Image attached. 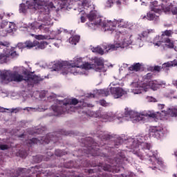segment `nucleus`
Listing matches in <instances>:
<instances>
[{
  "instance_id": "f257e3e1",
  "label": "nucleus",
  "mask_w": 177,
  "mask_h": 177,
  "mask_svg": "<svg viewBox=\"0 0 177 177\" xmlns=\"http://www.w3.org/2000/svg\"><path fill=\"white\" fill-rule=\"evenodd\" d=\"M27 9H35L37 10L41 16H45L43 17L44 20H46L49 17V14L51 10L56 9L53 2L48 0H28L25 3L20 4L19 12L20 13H26Z\"/></svg>"
},
{
  "instance_id": "f03ea898",
  "label": "nucleus",
  "mask_w": 177,
  "mask_h": 177,
  "mask_svg": "<svg viewBox=\"0 0 177 177\" xmlns=\"http://www.w3.org/2000/svg\"><path fill=\"white\" fill-rule=\"evenodd\" d=\"M68 135H73V132L62 129L59 131L48 133L45 137L33 138L28 140H26V145L28 147H32L35 145H44V143L48 145L50 142L57 143L62 139V136H68Z\"/></svg>"
},
{
  "instance_id": "7ed1b4c3",
  "label": "nucleus",
  "mask_w": 177,
  "mask_h": 177,
  "mask_svg": "<svg viewBox=\"0 0 177 177\" xmlns=\"http://www.w3.org/2000/svg\"><path fill=\"white\" fill-rule=\"evenodd\" d=\"M136 147L133 151V154L139 157L140 160H149L151 162V158H156V153L151 151V145L147 142H142L139 140L133 142Z\"/></svg>"
},
{
  "instance_id": "20e7f679",
  "label": "nucleus",
  "mask_w": 177,
  "mask_h": 177,
  "mask_svg": "<svg viewBox=\"0 0 177 177\" xmlns=\"http://www.w3.org/2000/svg\"><path fill=\"white\" fill-rule=\"evenodd\" d=\"M174 35V30H166L162 32L161 35V41H159L156 43V46H160L162 44L164 50L167 49H174L177 50L176 46L175 45V40L171 38Z\"/></svg>"
},
{
  "instance_id": "39448f33",
  "label": "nucleus",
  "mask_w": 177,
  "mask_h": 177,
  "mask_svg": "<svg viewBox=\"0 0 177 177\" xmlns=\"http://www.w3.org/2000/svg\"><path fill=\"white\" fill-rule=\"evenodd\" d=\"M17 48L12 47L10 49L6 48L3 49V53L0 54V60L2 63H6L9 57H17Z\"/></svg>"
},
{
  "instance_id": "423d86ee",
  "label": "nucleus",
  "mask_w": 177,
  "mask_h": 177,
  "mask_svg": "<svg viewBox=\"0 0 177 177\" xmlns=\"http://www.w3.org/2000/svg\"><path fill=\"white\" fill-rule=\"evenodd\" d=\"M84 62H82V58H75L74 59V62L69 64L67 66L64 65V63H60L59 64V68H66L65 71H62V74L65 75L66 74H68L72 68H81L82 67V64Z\"/></svg>"
},
{
  "instance_id": "0eeeda50",
  "label": "nucleus",
  "mask_w": 177,
  "mask_h": 177,
  "mask_svg": "<svg viewBox=\"0 0 177 177\" xmlns=\"http://www.w3.org/2000/svg\"><path fill=\"white\" fill-rule=\"evenodd\" d=\"M124 117L126 118H130L133 122H139V121H143L145 120V115L131 111L128 108L125 109Z\"/></svg>"
},
{
  "instance_id": "6e6552de",
  "label": "nucleus",
  "mask_w": 177,
  "mask_h": 177,
  "mask_svg": "<svg viewBox=\"0 0 177 177\" xmlns=\"http://www.w3.org/2000/svg\"><path fill=\"white\" fill-rule=\"evenodd\" d=\"M24 81H26L29 86H34L35 84H39L41 81H44V77L39 75H32V73L27 74L25 76Z\"/></svg>"
},
{
  "instance_id": "1a4fd4ad",
  "label": "nucleus",
  "mask_w": 177,
  "mask_h": 177,
  "mask_svg": "<svg viewBox=\"0 0 177 177\" xmlns=\"http://www.w3.org/2000/svg\"><path fill=\"white\" fill-rule=\"evenodd\" d=\"M149 133L156 139H161L164 136V129L160 127H149Z\"/></svg>"
},
{
  "instance_id": "9d476101",
  "label": "nucleus",
  "mask_w": 177,
  "mask_h": 177,
  "mask_svg": "<svg viewBox=\"0 0 177 177\" xmlns=\"http://www.w3.org/2000/svg\"><path fill=\"white\" fill-rule=\"evenodd\" d=\"M3 80H8V81L15 82H21L24 81V77L23 75L19 74L17 72H14L10 74V79L8 78L7 74H3L2 75Z\"/></svg>"
},
{
  "instance_id": "9b49d317",
  "label": "nucleus",
  "mask_w": 177,
  "mask_h": 177,
  "mask_svg": "<svg viewBox=\"0 0 177 177\" xmlns=\"http://www.w3.org/2000/svg\"><path fill=\"white\" fill-rule=\"evenodd\" d=\"M60 176L61 177H81L80 176H75L74 173L71 172V171H70L69 169H64ZM57 177H59V176H57ZM93 177H113V176H111V174H109L106 172H104L102 174H100L99 175H97V176H93Z\"/></svg>"
},
{
  "instance_id": "f8f14e48",
  "label": "nucleus",
  "mask_w": 177,
  "mask_h": 177,
  "mask_svg": "<svg viewBox=\"0 0 177 177\" xmlns=\"http://www.w3.org/2000/svg\"><path fill=\"white\" fill-rule=\"evenodd\" d=\"M94 64H95V71H99L100 73L106 71L104 69V60L103 58H99L95 57L93 59Z\"/></svg>"
},
{
  "instance_id": "ddd939ff",
  "label": "nucleus",
  "mask_w": 177,
  "mask_h": 177,
  "mask_svg": "<svg viewBox=\"0 0 177 177\" xmlns=\"http://www.w3.org/2000/svg\"><path fill=\"white\" fill-rule=\"evenodd\" d=\"M84 154L88 156L91 154L93 157H96V156H99V148L95 149V145H89L88 147L86 149H83Z\"/></svg>"
},
{
  "instance_id": "4468645a",
  "label": "nucleus",
  "mask_w": 177,
  "mask_h": 177,
  "mask_svg": "<svg viewBox=\"0 0 177 177\" xmlns=\"http://www.w3.org/2000/svg\"><path fill=\"white\" fill-rule=\"evenodd\" d=\"M151 10L153 12H155L156 13H158V12H161V10H162L163 12H165V6H164L163 3H162L161 5L158 4V1H153L151 3V6H150Z\"/></svg>"
},
{
  "instance_id": "2eb2a0df",
  "label": "nucleus",
  "mask_w": 177,
  "mask_h": 177,
  "mask_svg": "<svg viewBox=\"0 0 177 177\" xmlns=\"http://www.w3.org/2000/svg\"><path fill=\"white\" fill-rule=\"evenodd\" d=\"M110 92L115 99H119L124 93V90L120 87H111Z\"/></svg>"
},
{
  "instance_id": "dca6fc26",
  "label": "nucleus",
  "mask_w": 177,
  "mask_h": 177,
  "mask_svg": "<svg viewBox=\"0 0 177 177\" xmlns=\"http://www.w3.org/2000/svg\"><path fill=\"white\" fill-rule=\"evenodd\" d=\"M51 109L54 112L55 115H60V114H63L64 113H66V111H67V109H66V108L58 105H53L51 106Z\"/></svg>"
},
{
  "instance_id": "f3484780",
  "label": "nucleus",
  "mask_w": 177,
  "mask_h": 177,
  "mask_svg": "<svg viewBox=\"0 0 177 177\" xmlns=\"http://www.w3.org/2000/svg\"><path fill=\"white\" fill-rule=\"evenodd\" d=\"M99 16L96 11H91L88 15L87 18L88 19V27H93V22L96 20L97 17Z\"/></svg>"
},
{
  "instance_id": "a211bd4d",
  "label": "nucleus",
  "mask_w": 177,
  "mask_h": 177,
  "mask_svg": "<svg viewBox=\"0 0 177 177\" xmlns=\"http://www.w3.org/2000/svg\"><path fill=\"white\" fill-rule=\"evenodd\" d=\"M94 26H101V27H104L106 26V20L99 15L95 18L94 22H93V27Z\"/></svg>"
},
{
  "instance_id": "6ab92c4d",
  "label": "nucleus",
  "mask_w": 177,
  "mask_h": 177,
  "mask_svg": "<svg viewBox=\"0 0 177 177\" xmlns=\"http://www.w3.org/2000/svg\"><path fill=\"white\" fill-rule=\"evenodd\" d=\"M165 13H169L171 12L172 15H177V6L171 3L169 6L165 7Z\"/></svg>"
},
{
  "instance_id": "aec40b11",
  "label": "nucleus",
  "mask_w": 177,
  "mask_h": 177,
  "mask_svg": "<svg viewBox=\"0 0 177 177\" xmlns=\"http://www.w3.org/2000/svg\"><path fill=\"white\" fill-rule=\"evenodd\" d=\"M105 24L106 25L104 27L106 28V30H110L111 31V30H113L114 27H117V20H115L113 21H105Z\"/></svg>"
},
{
  "instance_id": "412c9836",
  "label": "nucleus",
  "mask_w": 177,
  "mask_h": 177,
  "mask_svg": "<svg viewBox=\"0 0 177 177\" xmlns=\"http://www.w3.org/2000/svg\"><path fill=\"white\" fill-rule=\"evenodd\" d=\"M38 45V41L35 40L33 41H31L30 40H28L25 41V47L27 48V49H31V48H34Z\"/></svg>"
},
{
  "instance_id": "4be33fe9",
  "label": "nucleus",
  "mask_w": 177,
  "mask_h": 177,
  "mask_svg": "<svg viewBox=\"0 0 177 177\" xmlns=\"http://www.w3.org/2000/svg\"><path fill=\"white\" fill-rule=\"evenodd\" d=\"M147 85L153 91H157L160 88V84L157 83V81H149Z\"/></svg>"
},
{
  "instance_id": "5701e85b",
  "label": "nucleus",
  "mask_w": 177,
  "mask_h": 177,
  "mask_svg": "<svg viewBox=\"0 0 177 177\" xmlns=\"http://www.w3.org/2000/svg\"><path fill=\"white\" fill-rule=\"evenodd\" d=\"M142 68V64L140 63H136L129 67V71H140V68Z\"/></svg>"
},
{
  "instance_id": "b1692460",
  "label": "nucleus",
  "mask_w": 177,
  "mask_h": 177,
  "mask_svg": "<svg viewBox=\"0 0 177 177\" xmlns=\"http://www.w3.org/2000/svg\"><path fill=\"white\" fill-rule=\"evenodd\" d=\"M80 68H83L84 70H91V68H96V64L86 62L84 64H82Z\"/></svg>"
},
{
  "instance_id": "393cba45",
  "label": "nucleus",
  "mask_w": 177,
  "mask_h": 177,
  "mask_svg": "<svg viewBox=\"0 0 177 177\" xmlns=\"http://www.w3.org/2000/svg\"><path fill=\"white\" fill-rule=\"evenodd\" d=\"M80 39H81V37L80 36L75 35L69 38V42L72 45H77V44L80 42Z\"/></svg>"
},
{
  "instance_id": "a878e982",
  "label": "nucleus",
  "mask_w": 177,
  "mask_h": 177,
  "mask_svg": "<svg viewBox=\"0 0 177 177\" xmlns=\"http://www.w3.org/2000/svg\"><path fill=\"white\" fill-rule=\"evenodd\" d=\"M30 26L31 30H42L44 28V24L38 25L37 21L32 22Z\"/></svg>"
},
{
  "instance_id": "bb28decb",
  "label": "nucleus",
  "mask_w": 177,
  "mask_h": 177,
  "mask_svg": "<svg viewBox=\"0 0 177 177\" xmlns=\"http://www.w3.org/2000/svg\"><path fill=\"white\" fill-rule=\"evenodd\" d=\"M15 26L14 23L9 22L8 26L6 28V32H13V31H16V28H15Z\"/></svg>"
},
{
  "instance_id": "cd10ccee",
  "label": "nucleus",
  "mask_w": 177,
  "mask_h": 177,
  "mask_svg": "<svg viewBox=\"0 0 177 177\" xmlns=\"http://www.w3.org/2000/svg\"><path fill=\"white\" fill-rule=\"evenodd\" d=\"M113 3H116V5H121V1L118 0H108L106 1L107 8H111Z\"/></svg>"
},
{
  "instance_id": "c85d7f7f",
  "label": "nucleus",
  "mask_w": 177,
  "mask_h": 177,
  "mask_svg": "<svg viewBox=\"0 0 177 177\" xmlns=\"http://www.w3.org/2000/svg\"><path fill=\"white\" fill-rule=\"evenodd\" d=\"M158 109L160 110H162V113H165V115H171L169 113H167V111H169V110L174 109V108H172V109L167 108L166 109H165V104H158Z\"/></svg>"
},
{
  "instance_id": "c756f323",
  "label": "nucleus",
  "mask_w": 177,
  "mask_h": 177,
  "mask_svg": "<svg viewBox=\"0 0 177 177\" xmlns=\"http://www.w3.org/2000/svg\"><path fill=\"white\" fill-rule=\"evenodd\" d=\"M79 103L77 98H73L68 101V103L64 104V106H69V107H71V105L77 106V104Z\"/></svg>"
},
{
  "instance_id": "7c9ffc66",
  "label": "nucleus",
  "mask_w": 177,
  "mask_h": 177,
  "mask_svg": "<svg viewBox=\"0 0 177 177\" xmlns=\"http://www.w3.org/2000/svg\"><path fill=\"white\" fill-rule=\"evenodd\" d=\"M92 52L94 53H99V55H104V50L100 46L93 48Z\"/></svg>"
},
{
  "instance_id": "2f4dec72",
  "label": "nucleus",
  "mask_w": 177,
  "mask_h": 177,
  "mask_svg": "<svg viewBox=\"0 0 177 177\" xmlns=\"http://www.w3.org/2000/svg\"><path fill=\"white\" fill-rule=\"evenodd\" d=\"M101 171H102V167L96 166L94 169H89L88 170V172L89 174H95L96 172H100Z\"/></svg>"
},
{
  "instance_id": "473e14b6",
  "label": "nucleus",
  "mask_w": 177,
  "mask_h": 177,
  "mask_svg": "<svg viewBox=\"0 0 177 177\" xmlns=\"http://www.w3.org/2000/svg\"><path fill=\"white\" fill-rule=\"evenodd\" d=\"M166 114H169L171 117H177V109L173 108V109H169L166 111Z\"/></svg>"
},
{
  "instance_id": "72a5a7b5",
  "label": "nucleus",
  "mask_w": 177,
  "mask_h": 177,
  "mask_svg": "<svg viewBox=\"0 0 177 177\" xmlns=\"http://www.w3.org/2000/svg\"><path fill=\"white\" fill-rule=\"evenodd\" d=\"M48 46V43L46 41H37V44L36 46H37V49H45L46 46Z\"/></svg>"
},
{
  "instance_id": "f704fd0d",
  "label": "nucleus",
  "mask_w": 177,
  "mask_h": 177,
  "mask_svg": "<svg viewBox=\"0 0 177 177\" xmlns=\"http://www.w3.org/2000/svg\"><path fill=\"white\" fill-rule=\"evenodd\" d=\"M163 67H174V66H177V59H174L173 62H167L162 64Z\"/></svg>"
},
{
  "instance_id": "c9c22d12",
  "label": "nucleus",
  "mask_w": 177,
  "mask_h": 177,
  "mask_svg": "<svg viewBox=\"0 0 177 177\" xmlns=\"http://www.w3.org/2000/svg\"><path fill=\"white\" fill-rule=\"evenodd\" d=\"M102 169L104 171H107L108 172H114V168H113V166L110 165H105L102 167Z\"/></svg>"
},
{
  "instance_id": "e433bc0d",
  "label": "nucleus",
  "mask_w": 177,
  "mask_h": 177,
  "mask_svg": "<svg viewBox=\"0 0 177 177\" xmlns=\"http://www.w3.org/2000/svg\"><path fill=\"white\" fill-rule=\"evenodd\" d=\"M43 158L44 157L41 155H37V156H33L32 160H33V162H36L38 164L41 162V161H42Z\"/></svg>"
},
{
  "instance_id": "4c0bfd02",
  "label": "nucleus",
  "mask_w": 177,
  "mask_h": 177,
  "mask_svg": "<svg viewBox=\"0 0 177 177\" xmlns=\"http://www.w3.org/2000/svg\"><path fill=\"white\" fill-rule=\"evenodd\" d=\"M100 95L102 96H109L110 95V88H104L100 91Z\"/></svg>"
},
{
  "instance_id": "58836bf2",
  "label": "nucleus",
  "mask_w": 177,
  "mask_h": 177,
  "mask_svg": "<svg viewBox=\"0 0 177 177\" xmlns=\"http://www.w3.org/2000/svg\"><path fill=\"white\" fill-rule=\"evenodd\" d=\"M151 32H154L153 30H147L142 32L141 35L143 38H146L149 37V34H151Z\"/></svg>"
},
{
  "instance_id": "ea45409f",
  "label": "nucleus",
  "mask_w": 177,
  "mask_h": 177,
  "mask_svg": "<svg viewBox=\"0 0 177 177\" xmlns=\"http://www.w3.org/2000/svg\"><path fill=\"white\" fill-rule=\"evenodd\" d=\"M145 81H151V80L153 78V73H147V75H145L144 77H143Z\"/></svg>"
},
{
  "instance_id": "a19ab883",
  "label": "nucleus",
  "mask_w": 177,
  "mask_h": 177,
  "mask_svg": "<svg viewBox=\"0 0 177 177\" xmlns=\"http://www.w3.org/2000/svg\"><path fill=\"white\" fill-rule=\"evenodd\" d=\"M8 25H9V22L6 21H2L1 23L0 24V27L1 28H3L5 31H6V28H8Z\"/></svg>"
},
{
  "instance_id": "79ce46f5",
  "label": "nucleus",
  "mask_w": 177,
  "mask_h": 177,
  "mask_svg": "<svg viewBox=\"0 0 177 177\" xmlns=\"http://www.w3.org/2000/svg\"><path fill=\"white\" fill-rule=\"evenodd\" d=\"M147 20H149V21L154 20V19H156V14H153L151 12H148L147 14Z\"/></svg>"
},
{
  "instance_id": "37998d69",
  "label": "nucleus",
  "mask_w": 177,
  "mask_h": 177,
  "mask_svg": "<svg viewBox=\"0 0 177 177\" xmlns=\"http://www.w3.org/2000/svg\"><path fill=\"white\" fill-rule=\"evenodd\" d=\"M35 39L41 40V39H48L47 35H36L35 36Z\"/></svg>"
},
{
  "instance_id": "c03bdc74",
  "label": "nucleus",
  "mask_w": 177,
  "mask_h": 177,
  "mask_svg": "<svg viewBox=\"0 0 177 177\" xmlns=\"http://www.w3.org/2000/svg\"><path fill=\"white\" fill-rule=\"evenodd\" d=\"M162 68H165V67H164L162 65V67L161 66H155L153 68V71H157L158 73H160V71H161V70Z\"/></svg>"
},
{
  "instance_id": "a18cd8bd",
  "label": "nucleus",
  "mask_w": 177,
  "mask_h": 177,
  "mask_svg": "<svg viewBox=\"0 0 177 177\" xmlns=\"http://www.w3.org/2000/svg\"><path fill=\"white\" fill-rule=\"evenodd\" d=\"M117 21V25L119 26V27H125V24L124 23V19H121L120 21L118 20H116Z\"/></svg>"
},
{
  "instance_id": "49530a36",
  "label": "nucleus",
  "mask_w": 177,
  "mask_h": 177,
  "mask_svg": "<svg viewBox=\"0 0 177 177\" xmlns=\"http://www.w3.org/2000/svg\"><path fill=\"white\" fill-rule=\"evenodd\" d=\"M55 154L57 156V157H62V156H63V151L60 149H56Z\"/></svg>"
},
{
  "instance_id": "de8ad7c7",
  "label": "nucleus",
  "mask_w": 177,
  "mask_h": 177,
  "mask_svg": "<svg viewBox=\"0 0 177 177\" xmlns=\"http://www.w3.org/2000/svg\"><path fill=\"white\" fill-rule=\"evenodd\" d=\"M17 47L19 48V49H25L26 42H24V43H18L17 45Z\"/></svg>"
},
{
  "instance_id": "09e8293b",
  "label": "nucleus",
  "mask_w": 177,
  "mask_h": 177,
  "mask_svg": "<svg viewBox=\"0 0 177 177\" xmlns=\"http://www.w3.org/2000/svg\"><path fill=\"white\" fill-rule=\"evenodd\" d=\"M0 150H9V145L0 144Z\"/></svg>"
},
{
  "instance_id": "8fccbe9b",
  "label": "nucleus",
  "mask_w": 177,
  "mask_h": 177,
  "mask_svg": "<svg viewBox=\"0 0 177 177\" xmlns=\"http://www.w3.org/2000/svg\"><path fill=\"white\" fill-rule=\"evenodd\" d=\"M100 104L103 106V107H107L109 106V104L104 100H100Z\"/></svg>"
},
{
  "instance_id": "3c124183",
  "label": "nucleus",
  "mask_w": 177,
  "mask_h": 177,
  "mask_svg": "<svg viewBox=\"0 0 177 177\" xmlns=\"http://www.w3.org/2000/svg\"><path fill=\"white\" fill-rule=\"evenodd\" d=\"M147 100L148 102H157V99H156V98H154V97H151V96L147 97Z\"/></svg>"
},
{
  "instance_id": "603ef678",
  "label": "nucleus",
  "mask_w": 177,
  "mask_h": 177,
  "mask_svg": "<svg viewBox=\"0 0 177 177\" xmlns=\"http://www.w3.org/2000/svg\"><path fill=\"white\" fill-rule=\"evenodd\" d=\"M111 49H112V50H115V49H117L115 48V45H114V44H109V45H108V50H111Z\"/></svg>"
},
{
  "instance_id": "864d4df0",
  "label": "nucleus",
  "mask_w": 177,
  "mask_h": 177,
  "mask_svg": "<svg viewBox=\"0 0 177 177\" xmlns=\"http://www.w3.org/2000/svg\"><path fill=\"white\" fill-rule=\"evenodd\" d=\"M101 139L102 140H109V139H110V136H109V135H103V136H102Z\"/></svg>"
},
{
  "instance_id": "5fc2aeb1",
  "label": "nucleus",
  "mask_w": 177,
  "mask_h": 177,
  "mask_svg": "<svg viewBox=\"0 0 177 177\" xmlns=\"http://www.w3.org/2000/svg\"><path fill=\"white\" fill-rule=\"evenodd\" d=\"M0 45L1 46H6L8 48V46H9V43L5 41V42H3V41H0Z\"/></svg>"
},
{
  "instance_id": "6e6d98bb",
  "label": "nucleus",
  "mask_w": 177,
  "mask_h": 177,
  "mask_svg": "<svg viewBox=\"0 0 177 177\" xmlns=\"http://www.w3.org/2000/svg\"><path fill=\"white\" fill-rule=\"evenodd\" d=\"M24 110H27V111H35V108L26 107L25 109H24Z\"/></svg>"
},
{
  "instance_id": "4d7b16f0",
  "label": "nucleus",
  "mask_w": 177,
  "mask_h": 177,
  "mask_svg": "<svg viewBox=\"0 0 177 177\" xmlns=\"http://www.w3.org/2000/svg\"><path fill=\"white\" fill-rule=\"evenodd\" d=\"M32 169H34V171L38 172V169H39V166H35L34 167H32Z\"/></svg>"
},
{
  "instance_id": "13d9d810",
  "label": "nucleus",
  "mask_w": 177,
  "mask_h": 177,
  "mask_svg": "<svg viewBox=\"0 0 177 177\" xmlns=\"http://www.w3.org/2000/svg\"><path fill=\"white\" fill-rule=\"evenodd\" d=\"M149 117H151V118H156V114H154V113H151V114L149 115Z\"/></svg>"
},
{
  "instance_id": "bf43d9fd",
  "label": "nucleus",
  "mask_w": 177,
  "mask_h": 177,
  "mask_svg": "<svg viewBox=\"0 0 177 177\" xmlns=\"http://www.w3.org/2000/svg\"><path fill=\"white\" fill-rule=\"evenodd\" d=\"M81 21H82V23H85V21H86L85 17H81Z\"/></svg>"
},
{
  "instance_id": "052dcab7",
  "label": "nucleus",
  "mask_w": 177,
  "mask_h": 177,
  "mask_svg": "<svg viewBox=\"0 0 177 177\" xmlns=\"http://www.w3.org/2000/svg\"><path fill=\"white\" fill-rule=\"evenodd\" d=\"M0 112H1V113L5 112V109L1 108V107L0 106Z\"/></svg>"
},
{
  "instance_id": "680f3d73",
  "label": "nucleus",
  "mask_w": 177,
  "mask_h": 177,
  "mask_svg": "<svg viewBox=\"0 0 177 177\" xmlns=\"http://www.w3.org/2000/svg\"><path fill=\"white\" fill-rule=\"evenodd\" d=\"M19 138H24V133L20 134L18 136Z\"/></svg>"
},
{
  "instance_id": "e2e57ef3",
  "label": "nucleus",
  "mask_w": 177,
  "mask_h": 177,
  "mask_svg": "<svg viewBox=\"0 0 177 177\" xmlns=\"http://www.w3.org/2000/svg\"><path fill=\"white\" fill-rule=\"evenodd\" d=\"M21 157L22 158H26V157H27V153H24Z\"/></svg>"
},
{
  "instance_id": "0e129e2a",
  "label": "nucleus",
  "mask_w": 177,
  "mask_h": 177,
  "mask_svg": "<svg viewBox=\"0 0 177 177\" xmlns=\"http://www.w3.org/2000/svg\"><path fill=\"white\" fill-rule=\"evenodd\" d=\"M162 2H164L165 3H167L168 2V0H160Z\"/></svg>"
},
{
  "instance_id": "69168bd1",
  "label": "nucleus",
  "mask_w": 177,
  "mask_h": 177,
  "mask_svg": "<svg viewBox=\"0 0 177 177\" xmlns=\"http://www.w3.org/2000/svg\"><path fill=\"white\" fill-rule=\"evenodd\" d=\"M87 140H89V142H92V138H88Z\"/></svg>"
},
{
  "instance_id": "338daca9",
  "label": "nucleus",
  "mask_w": 177,
  "mask_h": 177,
  "mask_svg": "<svg viewBox=\"0 0 177 177\" xmlns=\"http://www.w3.org/2000/svg\"><path fill=\"white\" fill-rule=\"evenodd\" d=\"M16 110V109H12L11 111V113H15V111Z\"/></svg>"
},
{
  "instance_id": "774afa93",
  "label": "nucleus",
  "mask_w": 177,
  "mask_h": 177,
  "mask_svg": "<svg viewBox=\"0 0 177 177\" xmlns=\"http://www.w3.org/2000/svg\"><path fill=\"white\" fill-rule=\"evenodd\" d=\"M174 177H176V174H174Z\"/></svg>"
}]
</instances>
